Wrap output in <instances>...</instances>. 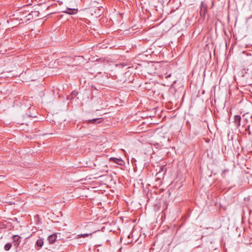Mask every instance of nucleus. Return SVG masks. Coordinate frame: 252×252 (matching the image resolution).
Returning a JSON list of instances; mask_svg holds the SVG:
<instances>
[{
  "mask_svg": "<svg viewBox=\"0 0 252 252\" xmlns=\"http://www.w3.org/2000/svg\"><path fill=\"white\" fill-rule=\"evenodd\" d=\"M207 10V4L205 3H204L203 2H201L200 14V16L201 17H202L203 18H204L205 17Z\"/></svg>",
  "mask_w": 252,
  "mask_h": 252,
  "instance_id": "obj_1",
  "label": "nucleus"
},
{
  "mask_svg": "<svg viewBox=\"0 0 252 252\" xmlns=\"http://www.w3.org/2000/svg\"><path fill=\"white\" fill-rule=\"evenodd\" d=\"M39 14V13L38 11H32L26 17L28 18H27L28 20H30L31 19H33L38 17Z\"/></svg>",
  "mask_w": 252,
  "mask_h": 252,
  "instance_id": "obj_2",
  "label": "nucleus"
},
{
  "mask_svg": "<svg viewBox=\"0 0 252 252\" xmlns=\"http://www.w3.org/2000/svg\"><path fill=\"white\" fill-rule=\"evenodd\" d=\"M63 12L67 14L73 15L77 13L78 9L77 8H67L65 10L63 11Z\"/></svg>",
  "mask_w": 252,
  "mask_h": 252,
  "instance_id": "obj_3",
  "label": "nucleus"
},
{
  "mask_svg": "<svg viewBox=\"0 0 252 252\" xmlns=\"http://www.w3.org/2000/svg\"><path fill=\"white\" fill-rule=\"evenodd\" d=\"M110 161H112L115 162L119 165H123L125 164V162L122 159L118 158H110L109 159Z\"/></svg>",
  "mask_w": 252,
  "mask_h": 252,
  "instance_id": "obj_4",
  "label": "nucleus"
},
{
  "mask_svg": "<svg viewBox=\"0 0 252 252\" xmlns=\"http://www.w3.org/2000/svg\"><path fill=\"white\" fill-rule=\"evenodd\" d=\"M102 120H103L102 118L93 119L92 120H89L88 121V123L97 124L100 123L102 121Z\"/></svg>",
  "mask_w": 252,
  "mask_h": 252,
  "instance_id": "obj_5",
  "label": "nucleus"
},
{
  "mask_svg": "<svg viewBox=\"0 0 252 252\" xmlns=\"http://www.w3.org/2000/svg\"><path fill=\"white\" fill-rule=\"evenodd\" d=\"M56 239L57 235L54 234L50 235L48 237V240L49 241V244H53L56 241Z\"/></svg>",
  "mask_w": 252,
  "mask_h": 252,
  "instance_id": "obj_6",
  "label": "nucleus"
},
{
  "mask_svg": "<svg viewBox=\"0 0 252 252\" xmlns=\"http://www.w3.org/2000/svg\"><path fill=\"white\" fill-rule=\"evenodd\" d=\"M21 237L18 235H14L13 236V240L15 242L14 245L17 247L19 244V239Z\"/></svg>",
  "mask_w": 252,
  "mask_h": 252,
  "instance_id": "obj_7",
  "label": "nucleus"
},
{
  "mask_svg": "<svg viewBox=\"0 0 252 252\" xmlns=\"http://www.w3.org/2000/svg\"><path fill=\"white\" fill-rule=\"evenodd\" d=\"M241 117L239 115H235L234 116V122L238 126H240L241 122Z\"/></svg>",
  "mask_w": 252,
  "mask_h": 252,
  "instance_id": "obj_8",
  "label": "nucleus"
},
{
  "mask_svg": "<svg viewBox=\"0 0 252 252\" xmlns=\"http://www.w3.org/2000/svg\"><path fill=\"white\" fill-rule=\"evenodd\" d=\"M92 235V233H85V234H79L77 236H76V238L78 239V238H85L86 237H87V236H91Z\"/></svg>",
  "mask_w": 252,
  "mask_h": 252,
  "instance_id": "obj_9",
  "label": "nucleus"
},
{
  "mask_svg": "<svg viewBox=\"0 0 252 252\" xmlns=\"http://www.w3.org/2000/svg\"><path fill=\"white\" fill-rule=\"evenodd\" d=\"M36 245L39 247H41L43 245V239H38L36 242Z\"/></svg>",
  "mask_w": 252,
  "mask_h": 252,
  "instance_id": "obj_10",
  "label": "nucleus"
},
{
  "mask_svg": "<svg viewBox=\"0 0 252 252\" xmlns=\"http://www.w3.org/2000/svg\"><path fill=\"white\" fill-rule=\"evenodd\" d=\"M11 247V244L10 243H8L4 246V250L5 251H9Z\"/></svg>",
  "mask_w": 252,
  "mask_h": 252,
  "instance_id": "obj_11",
  "label": "nucleus"
},
{
  "mask_svg": "<svg viewBox=\"0 0 252 252\" xmlns=\"http://www.w3.org/2000/svg\"><path fill=\"white\" fill-rule=\"evenodd\" d=\"M77 94V93H76V92H72L71 93V95L73 96V95L74 96H76V94Z\"/></svg>",
  "mask_w": 252,
  "mask_h": 252,
  "instance_id": "obj_12",
  "label": "nucleus"
},
{
  "mask_svg": "<svg viewBox=\"0 0 252 252\" xmlns=\"http://www.w3.org/2000/svg\"><path fill=\"white\" fill-rule=\"evenodd\" d=\"M245 73H246V74H243V75H242V78H245V76H246V74H247V72H246V71L245 72Z\"/></svg>",
  "mask_w": 252,
  "mask_h": 252,
  "instance_id": "obj_13",
  "label": "nucleus"
}]
</instances>
